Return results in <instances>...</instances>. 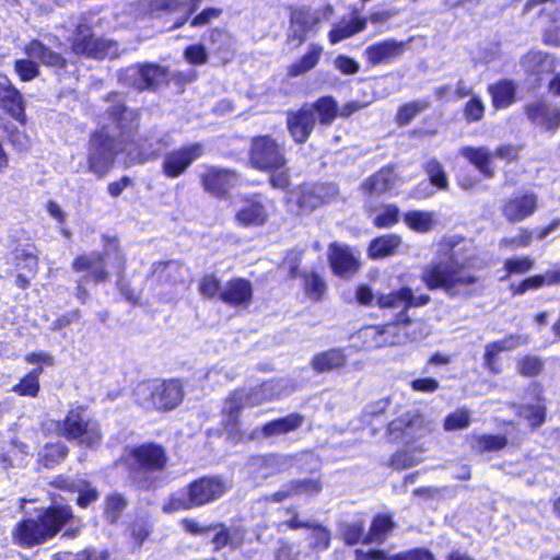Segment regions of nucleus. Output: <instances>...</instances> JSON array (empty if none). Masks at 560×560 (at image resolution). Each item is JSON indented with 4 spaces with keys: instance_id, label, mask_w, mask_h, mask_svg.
<instances>
[{
    "instance_id": "nucleus-1",
    "label": "nucleus",
    "mask_w": 560,
    "mask_h": 560,
    "mask_svg": "<svg viewBox=\"0 0 560 560\" xmlns=\"http://www.w3.org/2000/svg\"><path fill=\"white\" fill-rule=\"evenodd\" d=\"M109 118L115 124V129L109 126H103L101 130L94 132L90 139L88 153L89 172L98 177H103L114 165L117 154V140L127 139L131 131L138 127L139 114L133 109H128L121 101L113 102L107 108Z\"/></svg>"
},
{
    "instance_id": "nucleus-2",
    "label": "nucleus",
    "mask_w": 560,
    "mask_h": 560,
    "mask_svg": "<svg viewBox=\"0 0 560 560\" xmlns=\"http://www.w3.org/2000/svg\"><path fill=\"white\" fill-rule=\"evenodd\" d=\"M421 280L428 289H441L450 298H470L480 284V278L459 261L451 243L441 245L436 259L423 269Z\"/></svg>"
},
{
    "instance_id": "nucleus-3",
    "label": "nucleus",
    "mask_w": 560,
    "mask_h": 560,
    "mask_svg": "<svg viewBox=\"0 0 560 560\" xmlns=\"http://www.w3.org/2000/svg\"><path fill=\"white\" fill-rule=\"evenodd\" d=\"M71 518L70 506L58 505L42 510L36 518L28 517L18 523L13 532L14 540L23 547L44 544L59 533Z\"/></svg>"
},
{
    "instance_id": "nucleus-4",
    "label": "nucleus",
    "mask_w": 560,
    "mask_h": 560,
    "mask_svg": "<svg viewBox=\"0 0 560 560\" xmlns=\"http://www.w3.org/2000/svg\"><path fill=\"white\" fill-rule=\"evenodd\" d=\"M135 397L147 409L172 410L182 402L184 389L177 380H153L138 384Z\"/></svg>"
},
{
    "instance_id": "nucleus-5",
    "label": "nucleus",
    "mask_w": 560,
    "mask_h": 560,
    "mask_svg": "<svg viewBox=\"0 0 560 560\" xmlns=\"http://www.w3.org/2000/svg\"><path fill=\"white\" fill-rule=\"evenodd\" d=\"M128 460L133 481L147 488L152 483L148 475L162 471L167 464V456L161 445L147 443L130 448Z\"/></svg>"
},
{
    "instance_id": "nucleus-6",
    "label": "nucleus",
    "mask_w": 560,
    "mask_h": 560,
    "mask_svg": "<svg viewBox=\"0 0 560 560\" xmlns=\"http://www.w3.org/2000/svg\"><path fill=\"white\" fill-rule=\"evenodd\" d=\"M114 254L113 267L118 272H124L126 259L120 254L117 242L110 241L105 246L104 255L100 253H90L88 255H81L73 260L72 269L74 271H89L88 279L94 282H104L108 280V271L106 270L105 256Z\"/></svg>"
},
{
    "instance_id": "nucleus-7",
    "label": "nucleus",
    "mask_w": 560,
    "mask_h": 560,
    "mask_svg": "<svg viewBox=\"0 0 560 560\" xmlns=\"http://www.w3.org/2000/svg\"><path fill=\"white\" fill-rule=\"evenodd\" d=\"M62 435L77 440L81 445L95 446L101 443L102 433L96 421L91 419L83 407L69 410L61 427Z\"/></svg>"
},
{
    "instance_id": "nucleus-8",
    "label": "nucleus",
    "mask_w": 560,
    "mask_h": 560,
    "mask_svg": "<svg viewBox=\"0 0 560 560\" xmlns=\"http://www.w3.org/2000/svg\"><path fill=\"white\" fill-rule=\"evenodd\" d=\"M264 402L267 401L260 386L249 389L241 388L230 394L222 410L224 428L229 434L237 435L240 433L238 418L243 409L259 406Z\"/></svg>"
},
{
    "instance_id": "nucleus-9",
    "label": "nucleus",
    "mask_w": 560,
    "mask_h": 560,
    "mask_svg": "<svg viewBox=\"0 0 560 560\" xmlns=\"http://www.w3.org/2000/svg\"><path fill=\"white\" fill-rule=\"evenodd\" d=\"M249 161L259 171H278L287 164L283 148L270 136H259L252 140Z\"/></svg>"
},
{
    "instance_id": "nucleus-10",
    "label": "nucleus",
    "mask_w": 560,
    "mask_h": 560,
    "mask_svg": "<svg viewBox=\"0 0 560 560\" xmlns=\"http://www.w3.org/2000/svg\"><path fill=\"white\" fill-rule=\"evenodd\" d=\"M388 434L395 441L407 444L427 435L431 429L418 412H407L388 424Z\"/></svg>"
},
{
    "instance_id": "nucleus-11",
    "label": "nucleus",
    "mask_w": 560,
    "mask_h": 560,
    "mask_svg": "<svg viewBox=\"0 0 560 560\" xmlns=\"http://www.w3.org/2000/svg\"><path fill=\"white\" fill-rule=\"evenodd\" d=\"M202 154L203 147L198 142L173 150L164 155L162 173L167 178H177L182 176Z\"/></svg>"
},
{
    "instance_id": "nucleus-12",
    "label": "nucleus",
    "mask_w": 560,
    "mask_h": 560,
    "mask_svg": "<svg viewBox=\"0 0 560 560\" xmlns=\"http://www.w3.org/2000/svg\"><path fill=\"white\" fill-rule=\"evenodd\" d=\"M396 324L365 326L352 336L353 346L360 350H375L397 342Z\"/></svg>"
},
{
    "instance_id": "nucleus-13",
    "label": "nucleus",
    "mask_w": 560,
    "mask_h": 560,
    "mask_svg": "<svg viewBox=\"0 0 560 560\" xmlns=\"http://www.w3.org/2000/svg\"><path fill=\"white\" fill-rule=\"evenodd\" d=\"M116 44L102 38H96L86 24H79L72 39V50L75 55H84L91 58H104L114 54L112 48Z\"/></svg>"
},
{
    "instance_id": "nucleus-14",
    "label": "nucleus",
    "mask_w": 560,
    "mask_h": 560,
    "mask_svg": "<svg viewBox=\"0 0 560 560\" xmlns=\"http://www.w3.org/2000/svg\"><path fill=\"white\" fill-rule=\"evenodd\" d=\"M293 455H268L252 458L246 469L255 481H261L278 474L288 471L294 466Z\"/></svg>"
},
{
    "instance_id": "nucleus-15",
    "label": "nucleus",
    "mask_w": 560,
    "mask_h": 560,
    "mask_svg": "<svg viewBox=\"0 0 560 560\" xmlns=\"http://www.w3.org/2000/svg\"><path fill=\"white\" fill-rule=\"evenodd\" d=\"M320 22L322 14L316 10L306 8L293 10L290 16L288 40L296 42L298 46L302 45L308 35L316 33Z\"/></svg>"
},
{
    "instance_id": "nucleus-16",
    "label": "nucleus",
    "mask_w": 560,
    "mask_h": 560,
    "mask_svg": "<svg viewBox=\"0 0 560 560\" xmlns=\"http://www.w3.org/2000/svg\"><path fill=\"white\" fill-rule=\"evenodd\" d=\"M228 489V483L220 477H202L187 487V495L198 508L219 500Z\"/></svg>"
},
{
    "instance_id": "nucleus-17",
    "label": "nucleus",
    "mask_w": 560,
    "mask_h": 560,
    "mask_svg": "<svg viewBox=\"0 0 560 560\" xmlns=\"http://www.w3.org/2000/svg\"><path fill=\"white\" fill-rule=\"evenodd\" d=\"M165 78V70L156 65L129 67L120 74L122 82L139 91L155 89Z\"/></svg>"
},
{
    "instance_id": "nucleus-18",
    "label": "nucleus",
    "mask_w": 560,
    "mask_h": 560,
    "mask_svg": "<svg viewBox=\"0 0 560 560\" xmlns=\"http://www.w3.org/2000/svg\"><path fill=\"white\" fill-rule=\"evenodd\" d=\"M410 42L411 39L398 42L393 38L381 40L368 46L364 49L363 56L369 65L373 67L388 65L405 54Z\"/></svg>"
},
{
    "instance_id": "nucleus-19",
    "label": "nucleus",
    "mask_w": 560,
    "mask_h": 560,
    "mask_svg": "<svg viewBox=\"0 0 560 560\" xmlns=\"http://www.w3.org/2000/svg\"><path fill=\"white\" fill-rule=\"evenodd\" d=\"M538 200L533 191L517 194L501 206L502 214L511 223L522 222L536 212Z\"/></svg>"
},
{
    "instance_id": "nucleus-20",
    "label": "nucleus",
    "mask_w": 560,
    "mask_h": 560,
    "mask_svg": "<svg viewBox=\"0 0 560 560\" xmlns=\"http://www.w3.org/2000/svg\"><path fill=\"white\" fill-rule=\"evenodd\" d=\"M203 189L215 197L224 196L237 182L236 174L228 168L205 166L200 175Z\"/></svg>"
},
{
    "instance_id": "nucleus-21",
    "label": "nucleus",
    "mask_w": 560,
    "mask_h": 560,
    "mask_svg": "<svg viewBox=\"0 0 560 560\" xmlns=\"http://www.w3.org/2000/svg\"><path fill=\"white\" fill-rule=\"evenodd\" d=\"M525 114L535 126L545 131H556L560 127V107L545 101H536L525 106Z\"/></svg>"
},
{
    "instance_id": "nucleus-22",
    "label": "nucleus",
    "mask_w": 560,
    "mask_h": 560,
    "mask_svg": "<svg viewBox=\"0 0 560 560\" xmlns=\"http://www.w3.org/2000/svg\"><path fill=\"white\" fill-rule=\"evenodd\" d=\"M314 110L311 105H303L299 110L287 113V128L296 143H304L315 127Z\"/></svg>"
},
{
    "instance_id": "nucleus-23",
    "label": "nucleus",
    "mask_w": 560,
    "mask_h": 560,
    "mask_svg": "<svg viewBox=\"0 0 560 560\" xmlns=\"http://www.w3.org/2000/svg\"><path fill=\"white\" fill-rule=\"evenodd\" d=\"M168 145L170 142L165 135L155 130L150 131L138 140L135 151L130 152V155L137 163L142 164L156 159Z\"/></svg>"
},
{
    "instance_id": "nucleus-24",
    "label": "nucleus",
    "mask_w": 560,
    "mask_h": 560,
    "mask_svg": "<svg viewBox=\"0 0 560 560\" xmlns=\"http://www.w3.org/2000/svg\"><path fill=\"white\" fill-rule=\"evenodd\" d=\"M328 259L332 271L342 278L353 276L359 268L358 258L347 245L330 244Z\"/></svg>"
},
{
    "instance_id": "nucleus-25",
    "label": "nucleus",
    "mask_w": 560,
    "mask_h": 560,
    "mask_svg": "<svg viewBox=\"0 0 560 560\" xmlns=\"http://www.w3.org/2000/svg\"><path fill=\"white\" fill-rule=\"evenodd\" d=\"M269 213L267 207L258 199H246L235 213V221L243 228H257L266 224Z\"/></svg>"
},
{
    "instance_id": "nucleus-26",
    "label": "nucleus",
    "mask_w": 560,
    "mask_h": 560,
    "mask_svg": "<svg viewBox=\"0 0 560 560\" xmlns=\"http://www.w3.org/2000/svg\"><path fill=\"white\" fill-rule=\"evenodd\" d=\"M253 287L248 280L236 278L225 283L219 298L232 306H247L252 301Z\"/></svg>"
},
{
    "instance_id": "nucleus-27",
    "label": "nucleus",
    "mask_w": 560,
    "mask_h": 560,
    "mask_svg": "<svg viewBox=\"0 0 560 560\" xmlns=\"http://www.w3.org/2000/svg\"><path fill=\"white\" fill-rule=\"evenodd\" d=\"M0 106L16 120H24L22 95L7 77L0 78Z\"/></svg>"
},
{
    "instance_id": "nucleus-28",
    "label": "nucleus",
    "mask_w": 560,
    "mask_h": 560,
    "mask_svg": "<svg viewBox=\"0 0 560 560\" xmlns=\"http://www.w3.org/2000/svg\"><path fill=\"white\" fill-rule=\"evenodd\" d=\"M529 390L536 398L535 404H525L518 407L517 415L526 420L533 429L540 427L546 419L545 400L541 397L542 387L540 384L533 383Z\"/></svg>"
},
{
    "instance_id": "nucleus-29",
    "label": "nucleus",
    "mask_w": 560,
    "mask_h": 560,
    "mask_svg": "<svg viewBox=\"0 0 560 560\" xmlns=\"http://www.w3.org/2000/svg\"><path fill=\"white\" fill-rule=\"evenodd\" d=\"M24 52L28 58L37 59L45 67L59 71L66 68L67 60L58 52L51 50L37 39L31 40L25 47Z\"/></svg>"
},
{
    "instance_id": "nucleus-30",
    "label": "nucleus",
    "mask_w": 560,
    "mask_h": 560,
    "mask_svg": "<svg viewBox=\"0 0 560 560\" xmlns=\"http://www.w3.org/2000/svg\"><path fill=\"white\" fill-rule=\"evenodd\" d=\"M459 154L472 164L478 172L486 178H491L494 175L492 167L493 152L485 147H463Z\"/></svg>"
},
{
    "instance_id": "nucleus-31",
    "label": "nucleus",
    "mask_w": 560,
    "mask_h": 560,
    "mask_svg": "<svg viewBox=\"0 0 560 560\" xmlns=\"http://www.w3.org/2000/svg\"><path fill=\"white\" fill-rule=\"evenodd\" d=\"M55 485L58 488L77 492L78 499L77 503L81 508L89 506L92 502H95L98 498V492L96 488L92 487L90 482L83 479H68L59 477Z\"/></svg>"
},
{
    "instance_id": "nucleus-32",
    "label": "nucleus",
    "mask_w": 560,
    "mask_h": 560,
    "mask_svg": "<svg viewBox=\"0 0 560 560\" xmlns=\"http://www.w3.org/2000/svg\"><path fill=\"white\" fill-rule=\"evenodd\" d=\"M323 51L324 48L319 44H310L306 52L299 60L288 67V75L296 78L313 70L319 62Z\"/></svg>"
},
{
    "instance_id": "nucleus-33",
    "label": "nucleus",
    "mask_w": 560,
    "mask_h": 560,
    "mask_svg": "<svg viewBox=\"0 0 560 560\" xmlns=\"http://www.w3.org/2000/svg\"><path fill=\"white\" fill-rule=\"evenodd\" d=\"M304 418L299 413H291L284 418L272 420L261 428L264 438H271L277 435L293 432L302 427Z\"/></svg>"
},
{
    "instance_id": "nucleus-34",
    "label": "nucleus",
    "mask_w": 560,
    "mask_h": 560,
    "mask_svg": "<svg viewBox=\"0 0 560 560\" xmlns=\"http://www.w3.org/2000/svg\"><path fill=\"white\" fill-rule=\"evenodd\" d=\"M406 294H408L407 287L388 294H380L375 305L380 308H401V312L396 316V324H408L410 318L406 313Z\"/></svg>"
},
{
    "instance_id": "nucleus-35",
    "label": "nucleus",
    "mask_w": 560,
    "mask_h": 560,
    "mask_svg": "<svg viewBox=\"0 0 560 560\" xmlns=\"http://www.w3.org/2000/svg\"><path fill=\"white\" fill-rule=\"evenodd\" d=\"M346 361L343 350L334 348L316 354L312 360V366L316 372L324 373L342 368Z\"/></svg>"
},
{
    "instance_id": "nucleus-36",
    "label": "nucleus",
    "mask_w": 560,
    "mask_h": 560,
    "mask_svg": "<svg viewBox=\"0 0 560 560\" xmlns=\"http://www.w3.org/2000/svg\"><path fill=\"white\" fill-rule=\"evenodd\" d=\"M495 108H506L515 101L516 84L511 80H500L488 88Z\"/></svg>"
},
{
    "instance_id": "nucleus-37",
    "label": "nucleus",
    "mask_w": 560,
    "mask_h": 560,
    "mask_svg": "<svg viewBox=\"0 0 560 560\" xmlns=\"http://www.w3.org/2000/svg\"><path fill=\"white\" fill-rule=\"evenodd\" d=\"M366 27V20L363 18H354L352 20H342L335 24L328 34L329 42L335 45L343 39H347Z\"/></svg>"
},
{
    "instance_id": "nucleus-38",
    "label": "nucleus",
    "mask_w": 560,
    "mask_h": 560,
    "mask_svg": "<svg viewBox=\"0 0 560 560\" xmlns=\"http://www.w3.org/2000/svg\"><path fill=\"white\" fill-rule=\"evenodd\" d=\"M396 182L397 177L393 170L382 168L364 183L363 188L370 195H381L392 190Z\"/></svg>"
},
{
    "instance_id": "nucleus-39",
    "label": "nucleus",
    "mask_w": 560,
    "mask_h": 560,
    "mask_svg": "<svg viewBox=\"0 0 560 560\" xmlns=\"http://www.w3.org/2000/svg\"><path fill=\"white\" fill-rule=\"evenodd\" d=\"M184 268L174 260L156 262L152 267V276L163 283L177 284L184 282Z\"/></svg>"
},
{
    "instance_id": "nucleus-40",
    "label": "nucleus",
    "mask_w": 560,
    "mask_h": 560,
    "mask_svg": "<svg viewBox=\"0 0 560 560\" xmlns=\"http://www.w3.org/2000/svg\"><path fill=\"white\" fill-rule=\"evenodd\" d=\"M404 222L415 232L428 233L436 225V215L432 211L411 210L405 214Z\"/></svg>"
},
{
    "instance_id": "nucleus-41",
    "label": "nucleus",
    "mask_w": 560,
    "mask_h": 560,
    "mask_svg": "<svg viewBox=\"0 0 560 560\" xmlns=\"http://www.w3.org/2000/svg\"><path fill=\"white\" fill-rule=\"evenodd\" d=\"M522 66L529 74H541L553 69L551 56L542 51H529L522 58Z\"/></svg>"
},
{
    "instance_id": "nucleus-42",
    "label": "nucleus",
    "mask_w": 560,
    "mask_h": 560,
    "mask_svg": "<svg viewBox=\"0 0 560 560\" xmlns=\"http://www.w3.org/2000/svg\"><path fill=\"white\" fill-rule=\"evenodd\" d=\"M469 444L471 450L477 453L497 452L506 446L508 439L500 434H471Z\"/></svg>"
},
{
    "instance_id": "nucleus-43",
    "label": "nucleus",
    "mask_w": 560,
    "mask_h": 560,
    "mask_svg": "<svg viewBox=\"0 0 560 560\" xmlns=\"http://www.w3.org/2000/svg\"><path fill=\"white\" fill-rule=\"evenodd\" d=\"M401 238L396 234L383 235L373 240L369 247L370 256L383 258L392 255L400 245Z\"/></svg>"
},
{
    "instance_id": "nucleus-44",
    "label": "nucleus",
    "mask_w": 560,
    "mask_h": 560,
    "mask_svg": "<svg viewBox=\"0 0 560 560\" xmlns=\"http://www.w3.org/2000/svg\"><path fill=\"white\" fill-rule=\"evenodd\" d=\"M394 526L395 524L389 515H377L372 522L370 532L366 536V540L371 542L384 541Z\"/></svg>"
},
{
    "instance_id": "nucleus-45",
    "label": "nucleus",
    "mask_w": 560,
    "mask_h": 560,
    "mask_svg": "<svg viewBox=\"0 0 560 560\" xmlns=\"http://www.w3.org/2000/svg\"><path fill=\"white\" fill-rule=\"evenodd\" d=\"M311 107H313L314 114L318 115L322 125H330L339 115L337 102L330 96L318 98Z\"/></svg>"
},
{
    "instance_id": "nucleus-46",
    "label": "nucleus",
    "mask_w": 560,
    "mask_h": 560,
    "mask_svg": "<svg viewBox=\"0 0 560 560\" xmlns=\"http://www.w3.org/2000/svg\"><path fill=\"white\" fill-rule=\"evenodd\" d=\"M259 386L262 390V395L266 401L280 398L281 396L288 395L293 390L292 384L289 380L285 378L268 381Z\"/></svg>"
},
{
    "instance_id": "nucleus-47",
    "label": "nucleus",
    "mask_w": 560,
    "mask_h": 560,
    "mask_svg": "<svg viewBox=\"0 0 560 560\" xmlns=\"http://www.w3.org/2000/svg\"><path fill=\"white\" fill-rule=\"evenodd\" d=\"M68 448L63 443H55L46 445L40 455V462L47 468L54 467L66 458Z\"/></svg>"
},
{
    "instance_id": "nucleus-48",
    "label": "nucleus",
    "mask_w": 560,
    "mask_h": 560,
    "mask_svg": "<svg viewBox=\"0 0 560 560\" xmlns=\"http://www.w3.org/2000/svg\"><path fill=\"white\" fill-rule=\"evenodd\" d=\"M304 289L306 294L314 301H319L326 291V283L316 272L304 275Z\"/></svg>"
},
{
    "instance_id": "nucleus-49",
    "label": "nucleus",
    "mask_w": 560,
    "mask_h": 560,
    "mask_svg": "<svg viewBox=\"0 0 560 560\" xmlns=\"http://www.w3.org/2000/svg\"><path fill=\"white\" fill-rule=\"evenodd\" d=\"M429 107L425 101L410 102L401 106L397 114V122L399 125H408L418 114Z\"/></svg>"
},
{
    "instance_id": "nucleus-50",
    "label": "nucleus",
    "mask_w": 560,
    "mask_h": 560,
    "mask_svg": "<svg viewBox=\"0 0 560 560\" xmlns=\"http://www.w3.org/2000/svg\"><path fill=\"white\" fill-rule=\"evenodd\" d=\"M500 353V350L494 346L493 342H488L485 346L483 366L489 373L493 375L502 373Z\"/></svg>"
},
{
    "instance_id": "nucleus-51",
    "label": "nucleus",
    "mask_w": 560,
    "mask_h": 560,
    "mask_svg": "<svg viewBox=\"0 0 560 560\" xmlns=\"http://www.w3.org/2000/svg\"><path fill=\"white\" fill-rule=\"evenodd\" d=\"M310 529H312L311 548L316 551L326 550L330 544V532L316 522L313 523V526Z\"/></svg>"
},
{
    "instance_id": "nucleus-52",
    "label": "nucleus",
    "mask_w": 560,
    "mask_h": 560,
    "mask_svg": "<svg viewBox=\"0 0 560 560\" xmlns=\"http://www.w3.org/2000/svg\"><path fill=\"white\" fill-rule=\"evenodd\" d=\"M195 504L191 502V498L187 495V490L185 492H176L172 494L168 500L163 505V511L165 513H173L183 510L194 509Z\"/></svg>"
},
{
    "instance_id": "nucleus-53",
    "label": "nucleus",
    "mask_w": 560,
    "mask_h": 560,
    "mask_svg": "<svg viewBox=\"0 0 560 560\" xmlns=\"http://www.w3.org/2000/svg\"><path fill=\"white\" fill-rule=\"evenodd\" d=\"M32 59L33 58L19 59L14 62V71L18 73L19 78L24 82L32 81L40 74L38 63H36Z\"/></svg>"
},
{
    "instance_id": "nucleus-54",
    "label": "nucleus",
    "mask_w": 560,
    "mask_h": 560,
    "mask_svg": "<svg viewBox=\"0 0 560 560\" xmlns=\"http://www.w3.org/2000/svg\"><path fill=\"white\" fill-rule=\"evenodd\" d=\"M425 172L430 182L440 189H446L448 186L446 174L442 164L435 160H430L425 165Z\"/></svg>"
},
{
    "instance_id": "nucleus-55",
    "label": "nucleus",
    "mask_w": 560,
    "mask_h": 560,
    "mask_svg": "<svg viewBox=\"0 0 560 560\" xmlns=\"http://www.w3.org/2000/svg\"><path fill=\"white\" fill-rule=\"evenodd\" d=\"M470 424V413L467 409H457L450 413L444 420L446 431L466 429Z\"/></svg>"
},
{
    "instance_id": "nucleus-56",
    "label": "nucleus",
    "mask_w": 560,
    "mask_h": 560,
    "mask_svg": "<svg viewBox=\"0 0 560 560\" xmlns=\"http://www.w3.org/2000/svg\"><path fill=\"white\" fill-rule=\"evenodd\" d=\"M127 501L126 499L117 493L110 494L106 498V506H105V514L107 520H109L110 523H115L121 512L126 509Z\"/></svg>"
},
{
    "instance_id": "nucleus-57",
    "label": "nucleus",
    "mask_w": 560,
    "mask_h": 560,
    "mask_svg": "<svg viewBox=\"0 0 560 560\" xmlns=\"http://www.w3.org/2000/svg\"><path fill=\"white\" fill-rule=\"evenodd\" d=\"M544 368V362L535 355H525L517 362V371L521 375L532 377L538 375Z\"/></svg>"
},
{
    "instance_id": "nucleus-58",
    "label": "nucleus",
    "mask_w": 560,
    "mask_h": 560,
    "mask_svg": "<svg viewBox=\"0 0 560 560\" xmlns=\"http://www.w3.org/2000/svg\"><path fill=\"white\" fill-rule=\"evenodd\" d=\"M317 192L313 191V185H305L300 188L298 205L302 210L312 211L322 205Z\"/></svg>"
},
{
    "instance_id": "nucleus-59",
    "label": "nucleus",
    "mask_w": 560,
    "mask_h": 560,
    "mask_svg": "<svg viewBox=\"0 0 560 560\" xmlns=\"http://www.w3.org/2000/svg\"><path fill=\"white\" fill-rule=\"evenodd\" d=\"M492 342L500 352L512 351L521 346L527 345L529 342V336L525 334H510L504 338Z\"/></svg>"
},
{
    "instance_id": "nucleus-60",
    "label": "nucleus",
    "mask_w": 560,
    "mask_h": 560,
    "mask_svg": "<svg viewBox=\"0 0 560 560\" xmlns=\"http://www.w3.org/2000/svg\"><path fill=\"white\" fill-rule=\"evenodd\" d=\"M12 390L21 396L36 397L39 392V380L26 374Z\"/></svg>"
},
{
    "instance_id": "nucleus-61",
    "label": "nucleus",
    "mask_w": 560,
    "mask_h": 560,
    "mask_svg": "<svg viewBox=\"0 0 560 560\" xmlns=\"http://www.w3.org/2000/svg\"><path fill=\"white\" fill-rule=\"evenodd\" d=\"M420 460L413 452L400 451L393 455L390 466L395 469H405L417 465Z\"/></svg>"
},
{
    "instance_id": "nucleus-62",
    "label": "nucleus",
    "mask_w": 560,
    "mask_h": 560,
    "mask_svg": "<svg viewBox=\"0 0 560 560\" xmlns=\"http://www.w3.org/2000/svg\"><path fill=\"white\" fill-rule=\"evenodd\" d=\"M399 210L396 206H385L375 217L374 224L378 228H389L398 221Z\"/></svg>"
},
{
    "instance_id": "nucleus-63",
    "label": "nucleus",
    "mask_w": 560,
    "mask_h": 560,
    "mask_svg": "<svg viewBox=\"0 0 560 560\" xmlns=\"http://www.w3.org/2000/svg\"><path fill=\"white\" fill-rule=\"evenodd\" d=\"M485 115V105L480 97L470 98L464 109V116L467 121L475 122L482 119Z\"/></svg>"
},
{
    "instance_id": "nucleus-64",
    "label": "nucleus",
    "mask_w": 560,
    "mask_h": 560,
    "mask_svg": "<svg viewBox=\"0 0 560 560\" xmlns=\"http://www.w3.org/2000/svg\"><path fill=\"white\" fill-rule=\"evenodd\" d=\"M392 560H435L434 555L424 548H416L405 552L395 553Z\"/></svg>"
}]
</instances>
